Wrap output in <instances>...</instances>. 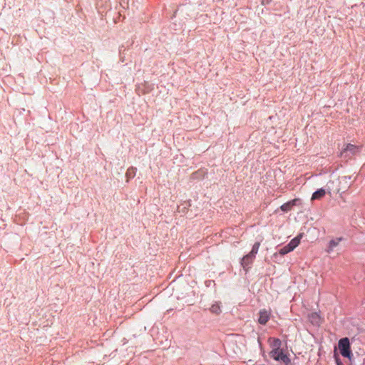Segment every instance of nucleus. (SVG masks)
Listing matches in <instances>:
<instances>
[{"label":"nucleus","mask_w":365,"mask_h":365,"mask_svg":"<svg viewBox=\"0 0 365 365\" xmlns=\"http://www.w3.org/2000/svg\"><path fill=\"white\" fill-rule=\"evenodd\" d=\"M338 346L341 356L351 359V351L349 339L347 337L341 339L339 341Z\"/></svg>","instance_id":"1"},{"label":"nucleus","mask_w":365,"mask_h":365,"mask_svg":"<svg viewBox=\"0 0 365 365\" xmlns=\"http://www.w3.org/2000/svg\"><path fill=\"white\" fill-rule=\"evenodd\" d=\"M281 341L279 339H274V346H276L275 349H274L270 352V356L272 358L277 361L282 360L283 361H285V360L287 359L286 355H284L282 350L279 349V346H280Z\"/></svg>","instance_id":"2"},{"label":"nucleus","mask_w":365,"mask_h":365,"mask_svg":"<svg viewBox=\"0 0 365 365\" xmlns=\"http://www.w3.org/2000/svg\"><path fill=\"white\" fill-rule=\"evenodd\" d=\"M300 199L295 198L281 205L280 209L284 212L290 211L294 206L299 205L300 204Z\"/></svg>","instance_id":"3"},{"label":"nucleus","mask_w":365,"mask_h":365,"mask_svg":"<svg viewBox=\"0 0 365 365\" xmlns=\"http://www.w3.org/2000/svg\"><path fill=\"white\" fill-rule=\"evenodd\" d=\"M258 322L261 324H265L270 317V313L266 309H262L259 312Z\"/></svg>","instance_id":"4"},{"label":"nucleus","mask_w":365,"mask_h":365,"mask_svg":"<svg viewBox=\"0 0 365 365\" xmlns=\"http://www.w3.org/2000/svg\"><path fill=\"white\" fill-rule=\"evenodd\" d=\"M310 322L314 325H319L322 323V319L319 314L317 312L311 313L309 315Z\"/></svg>","instance_id":"5"},{"label":"nucleus","mask_w":365,"mask_h":365,"mask_svg":"<svg viewBox=\"0 0 365 365\" xmlns=\"http://www.w3.org/2000/svg\"><path fill=\"white\" fill-rule=\"evenodd\" d=\"M255 257L254 256H251V254L249 253L244 256L241 261L242 266L245 268L246 267L251 264Z\"/></svg>","instance_id":"6"},{"label":"nucleus","mask_w":365,"mask_h":365,"mask_svg":"<svg viewBox=\"0 0 365 365\" xmlns=\"http://www.w3.org/2000/svg\"><path fill=\"white\" fill-rule=\"evenodd\" d=\"M326 191L324 189L321 188L314 192L311 197V200H320L324 197Z\"/></svg>","instance_id":"7"},{"label":"nucleus","mask_w":365,"mask_h":365,"mask_svg":"<svg viewBox=\"0 0 365 365\" xmlns=\"http://www.w3.org/2000/svg\"><path fill=\"white\" fill-rule=\"evenodd\" d=\"M341 240V238H336V239L330 240L329 242L328 249L327 250V252H331V251H333L334 248L336 247L339 244Z\"/></svg>","instance_id":"8"},{"label":"nucleus","mask_w":365,"mask_h":365,"mask_svg":"<svg viewBox=\"0 0 365 365\" xmlns=\"http://www.w3.org/2000/svg\"><path fill=\"white\" fill-rule=\"evenodd\" d=\"M358 150V148L353 144H347L346 147L343 149L342 153L345 152H350L352 154H354Z\"/></svg>","instance_id":"9"},{"label":"nucleus","mask_w":365,"mask_h":365,"mask_svg":"<svg viewBox=\"0 0 365 365\" xmlns=\"http://www.w3.org/2000/svg\"><path fill=\"white\" fill-rule=\"evenodd\" d=\"M300 237H301V235L300 236H298V237H294V239H292L289 243L288 244V245L289 246V247L292 249V250H294L299 244L300 242Z\"/></svg>","instance_id":"10"},{"label":"nucleus","mask_w":365,"mask_h":365,"mask_svg":"<svg viewBox=\"0 0 365 365\" xmlns=\"http://www.w3.org/2000/svg\"><path fill=\"white\" fill-rule=\"evenodd\" d=\"M210 312L212 313H214L215 314H219L221 312L220 306L219 304H212L210 309Z\"/></svg>","instance_id":"11"},{"label":"nucleus","mask_w":365,"mask_h":365,"mask_svg":"<svg viewBox=\"0 0 365 365\" xmlns=\"http://www.w3.org/2000/svg\"><path fill=\"white\" fill-rule=\"evenodd\" d=\"M259 247H260L259 242H257L254 244L252 249L251 252H250L251 254V256H254L255 257V255L257 254Z\"/></svg>","instance_id":"12"},{"label":"nucleus","mask_w":365,"mask_h":365,"mask_svg":"<svg viewBox=\"0 0 365 365\" xmlns=\"http://www.w3.org/2000/svg\"><path fill=\"white\" fill-rule=\"evenodd\" d=\"M292 249L289 247V246L288 245H287L286 246H284V247H282V249H280V250L279 251V253L282 255H286L290 252H292Z\"/></svg>","instance_id":"13"},{"label":"nucleus","mask_w":365,"mask_h":365,"mask_svg":"<svg viewBox=\"0 0 365 365\" xmlns=\"http://www.w3.org/2000/svg\"><path fill=\"white\" fill-rule=\"evenodd\" d=\"M272 1V0H261V3L263 5L268 4Z\"/></svg>","instance_id":"14"},{"label":"nucleus","mask_w":365,"mask_h":365,"mask_svg":"<svg viewBox=\"0 0 365 365\" xmlns=\"http://www.w3.org/2000/svg\"><path fill=\"white\" fill-rule=\"evenodd\" d=\"M129 174H130V170H128V172H127L126 175H129Z\"/></svg>","instance_id":"15"}]
</instances>
